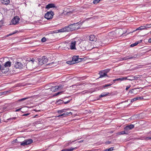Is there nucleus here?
Here are the masks:
<instances>
[{
    "mask_svg": "<svg viewBox=\"0 0 151 151\" xmlns=\"http://www.w3.org/2000/svg\"><path fill=\"white\" fill-rule=\"evenodd\" d=\"M79 22L75 23L66 26L57 30L58 32H68L77 30L80 28L79 26Z\"/></svg>",
    "mask_w": 151,
    "mask_h": 151,
    "instance_id": "f257e3e1",
    "label": "nucleus"
},
{
    "mask_svg": "<svg viewBox=\"0 0 151 151\" xmlns=\"http://www.w3.org/2000/svg\"><path fill=\"white\" fill-rule=\"evenodd\" d=\"M37 60L38 61L39 65H41L45 64L48 61V58L45 56L42 57L41 58H37Z\"/></svg>",
    "mask_w": 151,
    "mask_h": 151,
    "instance_id": "f03ea898",
    "label": "nucleus"
},
{
    "mask_svg": "<svg viewBox=\"0 0 151 151\" xmlns=\"http://www.w3.org/2000/svg\"><path fill=\"white\" fill-rule=\"evenodd\" d=\"M80 59L78 58V56H74L72 58V61H67V63L70 65L73 64L75 63H77L80 61Z\"/></svg>",
    "mask_w": 151,
    "mask_h": 151,
    "instance_id": "7ed1b4c3",
    "label": "nucleus"
},
{
    "mask_svg": "<svg viewBox=\"0 0 151 151\" xmlns=\"http://www.w3.org/2000/svg\"><path fill=\"white\" fill-rule=\"evenodd\" d=\"M54 15V12L52 11L47 12L45 15V17L47 19H52Z\"/></svg>",
    "mask_w": 151,
    "mask_h": 151,
    "instance_id": "20e7f679",
    "label": "nucleus"
},
{
    "mask_svg": "<svg viewBox=\"0 0 151 151\" xmlns=\"http://www.w3.org/2000/svg\"><path fill=\"white\" fill-rule=\"evenodd\" d=\"M29 61V62H31V64L37 63V61H35V60L33 58H30ZM30 62H29L27 63L26 65V68L29 70H32L33 69V67H32L31 66H29V65L30 64Z\"/></svg>",
    "mask_w": 151,
    "mask_h": 151,
    "instance_id": "39448f33",
    "label": "nucleus"
},
{
    "mask_svg": "<svg viewBox=\"0 0 151 151\" xmlns=\"http://www.w3.org/2000/svg\"><path fill=\"white\" fill-rule=\"evenodd\" d=\"M63 88V86L61 85H59L58 86H52L50 90L52 92H55L58 90H61Z\"/></svg>",
    "mask_w": 151,
    "mask_h": 151,
    "instance_id": "423d86ee",
    "label": "nucleus"
},
{
    "mask_svg": "<svg viewBox=\"0 0 151 151\" xmlns=\"http://www.w3.org/2000/svg\"><path fill=\"white\" fill-rule=\"evenodd\" d=\"M33 142V140L31 139H28L25 140L21 143L20 145L22 146H25L32 143Z\"/></svg>",
    "mask_w": 151,
    "mask_h": 151,
    "instance_id": "0eeeda50",
    "label": "nucleus"
},
{
    "mask_svg": "<svg viewBox=\"0 0 151 151\" xmlns=\"http://www.w3.org/2000/svg\"><path fill=\"white\" fill-rule=\"evenodd\" d=\"M11 62L9 61L6 62L4 64V66L1 67V71L2 72H4V70L5 68L10 67L11 65Z\"/></svg>",
    "mask_w": 151,
    "mask_h": 151,
    "instance_id": "6e6552de",
    "label": "nucleus"
},
{
    "mask_svg": "<svg viewBox=\"0 0 151 151\" xmlns=\"http://www.w3.org/2000/svg\"><path fill=\"white\" fill-rule=\"evenodd\" d=\"M19 17L16 16L12 20L11 22L13 24H17L19 23Z\"/></svg>",
    "mask_w": 151,
    "mask_h": 151,
    "instance_id": "1a4fd4ad",
    "label": "nucleus"
},
{
    "mask_svg": "<svg viewBox=\"0 0 151 151\" xmlns=\"http://www.w3.org/2000/svg\"><path fill=\"white\" fill-rule=\"evenodd\" d=\"M87 38L88 40L93 42H96L97 40L96 37L94 35L88 36Z\"/></svg>",
    "mask_w": 151,
    "mask_h": 151,
    "instance_id": "9d476101",
    "label": "nucleus"
},
{
    "mask_svg": "<svg viewBox=\"0 0 151 151\" xmlns=\"http://www.w3.org/2000/svg\"><path fill=\"white\" fill-rule=\"evenodd\" d=\"M23 65L21 63L19 62H17L15 63L14 65V67L16 68L22 69L23 67Z\"/></svg>",
    "mask_w": 151,
    "mask_h": 151,
    "instance_id": "9b49d317",
    "label": "nucleus"
},
{
    "mask_svg": "<svg viewBox=\"0 0 151 151\" xmlns=\"http://www.w3.org/2000/svg\"><path fill=\"white\" fill-rule=\"evenodd\" d=\"M134 125L132 124H130L129 125H128L126 126L124 128V130L125 131H126L127 132V133H128V132L129 130H131L133 128H134Z\"/></svg>",
    "mask_w": 151,
    "mask_h": 151,
    "instance_id": "f8f14e48",
    "label": "nucleus"
},
{
    "mask_svg": "<svg viewBox=\"0 0 151 151\" xmlns=\"http://www.w3.org/2000/svg\"><path fill=\"white\" fill-rule=\"evenodd\" d=\"M56 8V7L55 6V5L54 4H49L46 5L45 8L47 9H49L51 8Z\"/></svg>",
    "mask_w": 151,
    "mask_h": 151,
    "instance_id": "ddd939ff",
    "label": "nucleus"
},
{
    "mask_svg": "<svg viewBox=\"0 0 151 151\" xmlns=\"http://www.w3.org/2000/svg\"><path fill=\"white\" fill-rule=\"evenodd\" d=\"M139 88H134L133 89H132L130 90L129 92L131 93H133L134 94H136L138 92V91H137V89H139Z\"/></svg>",
    "mask_w": 151,
    "mask_h": 151,
    "instance_id": "4468645a",
    "label": "nucleus"
},
{
    "mask_svg": "<svg viewBox=\"0 0 151 151\" xmlns=\"http://www.w3.org/2000/svg\"><path fill=\"white\" fill-rule=\"evenodd\" d=\"M76 42L75 41H72L71 42L70 45V48L71 50L75 49V45L76 44Z\"/></svg>",
    "mask_w": 151,
    "mask_h": 151,
    "instance_id": "2eb2a0df",
    "label": "nucleus"
},
{
    "mask_svg": "<svg viewBox=\"0 0 151 151\" xmlns=\"http://www.w3.org/2000/svg\"><path fill=\"white\" fill-rule=\"evenodd\" d=\"M100 77L99 78H102L105 76H107V74L104 73L103 70L101 71L99 73Z\"/></svg>",
    "mask_w": 151,
    "mask_h": 151,
    "instance_id": "dca6fc26",
    "label": "nucleus"
},
{
    "mask_svg": "<svg viewBox=\"0 0 151 151\" xmlns=\"http://www.w3.org/2000/svg\"><path fill=\"white\" fill-rule=\"evenodd\" d=\"M143 99V97L140 96H138L132 99H131V102H133L134 101H136L137 100L139 99Z\"/></svg>",
    "mask_w": 151,
    "mask_h": 151,
    "instance_id": "f3484780",
    "label": "nucleus"
},
{
    "mask_svg": "<svg viewBox=\"0 0 151 151\" xmlns=\"http://www.w3.org/2000/svg\"><path fill=\"white\" fill-rule=\"evenodd\" d=\"M70 114L71 115L72 114V113L71 112H66L65 113H63L62 114L60 115L57 116V117H59L62 116H63V117H64L65 116L68 115H69Z\"/></svg>",
    "mask_w": 151,
    "mask_h": 151,
    "instance_id": "a211bd4d",
    "label": "nucleus"
},
{
    "mask_svg": "<svg viewBox=\"0 0 151 151\" xmlns=\"http://www.w3.org/2000/svg\"><path fill=\"white\" fill-rule=\"evenodd\" d=\"M77 148V147H71L70 149H64L62 150L61 151H72L73 150H76Z\"/></svg>",
    "mask_w": 151,
    "mask_h": 151,
    "instance_id": "6ab92c4d",
    "label": "nucleus"
},
{
    "mask_svg": "<svg viewBox=\"0 0 151 151\" xmlns=\"http://www.w3.org/2000/svg\"><path fill=\"white\" fill-rule=\"evenodd\" d=\"M1 2L4 4H8L10 1V0H1Z\"/></svg>",
    "mask_w": 151,
    "mask_h": 151,
    "instance_id": "aec40b11",
    "label": "nucleus"
},
{
    "mask_svg": "<svg viewBox=\"0 0 151 151\" xmlns=\"http://www.w3.org/2000/svg\"><path fill=\"white\" fill-rule=\"evenodd\" d=\"M142 40H140L136 42L135 43L132 44L131 45L130 47H134V46H135L137 45L139 43H140V42H142Z\"/></svg>",
    "mask_w": 151,
    "mask_h": 151,
    "instance_id": "412c9836",
    "label": "nucleus"
},
{
    "mask_svg": "<svg viewBox=\"0 0 151 151\" xmlns=\"http://www.w3.org/2000/svg\"><path fill=\"white\" fill-rule=\"evenodd\" d=\"M109 94V93L108 92H103L102 93L101 95H100V97H103L106 96L108 95Z\"/></svg>",
    "mask_w": 151,
    "mask_h": 151,
    "instance_id": "4be33fe9",
    "label": "nucleus"
},
{
    "mask_svg": "<svg viewBox=\"0 0 151 151\" xmlns=\"http://www.w3.org/2000/svg\"><path fill=\"white\" fill-rule=\"evenodd\" d=\"M127 79V77H122L121 78H119L116 79V80L118 81H123L124 80H126Z\"/></svg>",
    "mask_w": 151,
    "mask_h": 151,
    "instance_id": "5701e85b",
    "label": "nucleus"
},
{
    "mask_svg": "<svg viewBox=\"0 0 151 151\" xmlns=\"http://www.w3.org/2000/svg\"><path fill=\"white\" fill-rule=\"evenodd\" d=\"M145 29V25L139 27L137 28L136 29L135 31H137L138 30H142L144 29Z\"/></svg>",
    "mask_w": 151,
    "mask_h": 151,
    "instance_id": "b1692460",
    "label": "nucleus"
},
{
    "mask_svg": "<svg viewBox=\"0 0 151 151\" xmlns=\"http://www.w3.org/2000/svg\"><path fill=\"white\" fill-rule=\"evenodd\" d=\"M47 65H49L51 66L50 67H52L56 65V64L54 62H52L47 64Z\"/></svg>",
    "mask_w": 151,
    "mask_h": 151,
    "instance_id": "393cba45",
    "label": "nucleus"
},
{
    "mask_svg": "<svg viewBox=\"0 0 151 151\" xmlns=\"http://www.w3.org/2000/svg\"><path fill=\"white\" fill-rule=\"evenodd\" d=\"M138 56H139V55L138 54L134 55L133 56H130V59H135V58H137Z\"/></svg>",
    "mask_w": 151,
    "mask_h": 151,
    "instance_id": "a878e982",
    "label": "nucleus"
},
{
    "mask_svg": "<svg viewBox=\"0 0 151 151\" xmlns=\"http://www.w3.org/2000/svg\"><path fill=\"white\" fill-rule=\"evenodd\" d=\"M56 104H63V100L60 99H59L56 101Z\"/></svg>",
    "mask_w": 151,
    "mask_h": 151,
    "instance_id": "bb28decb",
    "label": "nucleus"
},
{
    "mask_svg": "<svg viewBox=\"0 0 151 151\" xmlns=\"http://www.w3.org/2000/svg\"><path fill=\"white\" fill-rule=\"evenodd\" d=\"M65 109H63L60 110H58L57 111V113L59 114H61L63 112L65 111Z\"/></svg>",
    "mask_w": 151,
    "mask_h": 151,
    "instance_id": "cd10ccee",
    "label": "nucleus"
},
{
    "mask_svg": "<svg viewBox=\"0 0 151 151\" xmlns=\"http://www.w3.org/2000/svg\"><path fill=\"white\" fill-rule=\"evenodd\" d=\"M128 133L125 130L123 131H122L119 133V134H127Z\"/></svg>",
    "mask_w": 151,
    "mask_h": 151,
    "instance_id": "c85d7f7f",
    "label": "nucleus"
},
{
    "mask_svg": "<svg viewBox=\"0 0 151 151\" xmlns=\"http://www.w3.org/2000/svg\"><path fill=\"white\" fill-rule=\"evenodd\" d=\"M17 118V117H13L10 118L8 119H7V121H10L11 122H12V120L13 119H16Z\"/></svg>",
    "mask_w": 151,
    "mask_h": 151,
    "instance_id": "c756f323",
    "label": "nucleus"
},
{
    "mask_svg": "<svg viewBox=\"0 0 151 151\" xmlns=\"http://www.w3.org/2000/svg\"><path fill=\"white\" fill-rule=\"evenodd\" d=\"M114 147H110L108 149H106L104 151H112L113 150H114Z\"/></svg>",
    "mask_w": 151,
    "mask_h": 151,
    "instance_id": "7c9ffc66",
    "label": "nucleus"
},
{
    "mask_svg": "<svg viewBox=\"0 0 151 151\" xmlns=\"http://www.w3.org/2000/svg\"><path fill=\"white\" fill-rule=\"evenodd\" d=\"M145 28H150L151 27V24H147L146 25H145Z\"/></svg>",
    "mask_w": 151,
    "mask_h": 151,
    "instance_id": "2f4dec72",
    "label": "nucleus"
},
{
    "mask_svg": "<svg viewBox=\"0 0 151 151\" xmlns=\"http://www.w3.org/2000/svg\"><path fill=\"white\" fill-rule=\"evenodd\" d=\"M122 59L123 60H126L129 59H130V56H127V57H124V58H122Z\"/></svg>",
    "mask_w": 151,
    "mask_h": 151,
    "instance_id": "473e14b6",
    "label": "nucleus"
},
{
    "mask_svg": "<svg viewBox=\"0 0 151 151\" xmlns=\"http://www.w3.org/2000/svg\"><path fill=\"white\" fill-rule=\"evenodd\" d=\"M112 84H106L104 85L103 86H102V87L103 88H105V87H106L107 86H111L112 85Z\"/></svg>",
    "mask_w": 151,
    "mask_h": 151,
    "instance_id": "72a5a7b5",
    "label": "nucleus"
},
{
    "mask_svg": "<svg viewBox=\"0 0 151 151\" xmlns=\"http://www.w3.org/2000/svg\"><path fill=\"white\" fill-rule=\"evenodd\" d=\"M28 99L27 98H23L22 99H19V100H18V102L22 101H24V100H25L26 99Z\"/></svg>",
    "mask_w": 151,
    "mask_h": 151,
    "instance_id": "f704fd0d",
    "label": "nucleus"
},
{
    "mask_svg": "<svg viewBox=\"0 0 151 151\" xmlns=\"http://www.w3.org/2000/svg\"><path fill=\"white\" fill-rule=\"evenodd\" d=\"M103 71H104V73H106V74H107V73L109 71L110 69H106L105 70H104Z\"/></svg>",
    "mask_w": 151,
    "mask_h": 151,
    "instance_id": "c9c22d12",
    "label": "nucleus"
},
{
    "mask_svg": "<svg viewBox=\"0 0 151 151\" xmlns=\"http://www.w3.org/2000/svg\"><path fill=\"white\" fill-rule=\"evenodd\" d=\"M18 32V31H17V30H16L14 32H12V33H11V34H9V35H7V36H11V35H14L15 33H17V32Z\"/></svg>",
    "mask_w": 151,
    "mask_h": 151,
    "instance_id": "e433bc0d",
    "label": "nucleus"
},
{
    "mask_svg": "<svg viewBox=\"0 0 151 151\" xmlns=\"http://www.w3.org/2000/svg\"><path fill=\"white\" fill-rule=\"evenodd\" d=\"M46 39L45 37H43L41 39V41L42 42H45L46 41Z\"/></svg>",
    "mask_w": 151,
    "mask_h": 151,
    "instance_id": "4c0bfd02",
    "label": "nucleus"
},
{
    "mask_svg": "<svg viewBox=\"0 0 151 151\" xmlns=\"http://www.w3.org/2000/svg\"><path fill=\"white\" fill-rule=\"evenodd\" d=\"M4 23V21L3 20L0 21V27H1L3 25Z\"/></svg>",
    "mask_w": 151,
    "mask_h": 151,
    "instance_id": "58836bf2",
    "label": "nucleus"
},
{
    "mask_svg": "<svg viewBox=\"0 0 151 151\" xmlns=\"http://www.w3.org/2000/svg\"><path fill=\"white\" fill-rule=\"evenodd\" d=\"M100 1V0H94L93 1V3L94 4H97L99 2V1Z\"/></svg>",
    "mask_w": 151,
    "mask_h": 151,
    "instance_id": "ea45409f",
    "label": "nucleus"
},
{
    "mask_svg": "<svg viewBox=\"0 0 151 151\" xmlns=\"http://www.w3.org/2000/svg\"><path fill=\"white\" fill-rule=\"evenodd\" d=\"M62 93V92H58L57 93H55V94H54V96H57L58 95H59V94H61Z\"/></svg>",
    "mask_w": 151,
    "mask_h": 151,
    "instance_id": "a19ab883",
    "label": "nucleus"
},
{
    "mask_svg": "<svg viewBox=\"0 0 151 151\" xmlns=\"http://www.w3.org/2000/svg\"><path fill=\"white\" fill-rule=\"evenodd\" d=\"M30 114V113H27L26 114H24L22 115V116H28Z\"/></svg>",
    "mask_w": 151,
    "mask_h": 151,
    "instance_id": "79ce46f5",
    "label": "nucleus"
},
{
    "mask_svg": "<svg viewBox=\"0 0 151 151\" xmlns=\"http://www.w3.org/2000/svg\"><path fill=\"white\" fill-rule=\"evenodd\" d=\"M70 100H68V101H66V102H64L63 101V103H64V104H67L69 103V102H70Z\"/></svg>",
    "mask_w": 151,
    "mask_h": 151,
    "instance_id": "37998d69",
    "label": "nucleus"
},
{
    "mask_svg": "<svg viewBox=\"0 0 151 151\" xmlns=\"http://www.w3.org/2000/svg\"><path fill=\"white\" fill-rule=\"evenodd\" d=\"M129 77H127V80L132 81V80H134V78H128Z\"/></svg>",
    "mask_w": 151,
    "mask_h": 151,
    "instance_id": "c03bdc74",
    "label": "nucleus"
},
{
    "mask_svg": "<svg viewBox=\"0 0 151 151\" xmlns=\"http://www.w3.org/2000/svg\"><path fill=\"white\" fill-rule=\"evenodd\" d=\"M146 140H147L148 139H151V137H147L145 138Z\"/></svg>",
    "mask_w": 151,
    "mask_h": 151,
    "instance_id": "a18cd8bd",
    "label": "nucleus"
},
{
    "mask_svg": "<svg viewBox=\"0 0 151 151\" xmlns=\"http://www.w3.org/2000/svg\"><path fill=\"white\" fill-rule=\"evenodd\" d=\"M130 87V85L127 86L126 88V90H127Z\"/></svg>",
    "mask_w": 151,
    "mask_h": 151,
    "instance_id": "49530a36",
    "label": "nucleus"
},
{
    "mask_svg": "<svg viewBox=\"0 0 151 151\" xmlns=\"http://www.w3.org/2000/svg\"><path fill=\"white\" fill-rule=\"evenodd\" d=\"M75 141V140L73 141L72 142H69V143H68V145L71 144L72 143V142H74Z\"/></svg>",
    "mask_w": 151,
    "mask_h": 151,
    "instance_id": "de8ad7c7",
    "label": "nucleus"
},
{
    "mask_svg": "<svg viewBox=\"0 0 151 151\" xmlns=\"http://www.w3.org/2000/svg\"><path fill=\"white\" fill-rule=\"evenodd\" d=\"M83 140H81V141H78L77 142V143H81V142H83Z\"/></svg>",
    "mask_w": 151,
    "mask_h": 151,
    "instance_id": "09e8293b",
    "label": "nucleus"
},
{
    "mask_svg": "<svg viewBox=\"0 0 151 151\" xmlns=\"http://www.w3.org/2000/svg\"><path fill=\"white\" fill-rule=\"evenodd\" d=\"M148 42L150 43L151 42V38L149 39L148 40Z\"/></svg>",
    "mask_w": 151,
    "mask_h": 151,
    "instance_id": "8fccbe9b",
    "label": "nucleus"
},
{
    "mask_svg": "<svg viewBox=\"0 0 151 151\" xmlns=\"http://www.w3.org/2000/svg\"><path fill=\"white\" fill-rule=\"evenodd\" d=\"M21 109V108H20V109H16L15 111H19Z\"/></svg>",
    "mask_w": 151,
    "mask_h": 151,
    "instance_id": "3c124183",
    "label": "nucleus"
},
{
    "mask_svg": "<svg viewBox=\"0 0 151 151\" xmlns=\"http://www.w3.org/2000/svg\"><path fill=\"white\" fill-rule=\"evenodd\" d=\"M1 69V63H0V70Z\"/></svg>",
    "mask_w": 151,
    "mask_h": 151,
    "instance_id": "603ef678",
    "label": "nucleus"
},
{
    "mask_svg": "<svg viewBox=\"0 0 151 151\" xmlns=\"http://www.w3.org/2000/svg\"><path fill=\"white\" fill-rule=\"evenodd\" d=\"M117 17V16H115L114 17V18H116Z\"/></svg>",
    "mask_w": 151,
    "mask_h": 151,
    "instance_id": "864d4df0",
    "label": "nucleus"
},
{
    "mask_svg": "<svg viewBox=\"0 0 151 151\" xmlns=\"http://www.w3.org/2000/svg\"><path fill=\"white\" fill-rule=\"evenodd\" d=\"M113 81L114 82L115 81H117L116 80V79H115L113 80Z\"/></svg>",
    "mask_w": 151,
    "mask_h": 151,
    "instance_id": "5fc2aeb1",
    "label": "nucleus"
},
{
    "mask_svg": "<svg viewBox=\"0 0 151 151\" xmlns=\"http://www.w3.org/2000/svg\"><path fill=\"white\" fill-rule=\"evenodd\" d=\"M137 116V115H134L133 116H134V117H135V116Z\"/></svg>",
    "mask_w": 151,
    "mask_h": 151,
    "instance_id": "6e6d98bb",
    "label": "nucleus"
},
{
    "mask_svg": "<svg viewBox=\"0 0 151 151\" xmlns=\"http://www.w3.org/2000/svg\"><path fill=\"white\" fill-rule=\"evenodd\" d=\"M1 123V119L0 118V123Z\"/></svg>",
    "mask_w": 151,
    "mask_h": 151,
    "instance_id": "4d7b16f0",
    "label": "nucleus"
},
{
    "mask_svg": "<svg viewBox=\"0 0 151 151\" xmlns=\"http://www.w3.org/2000/svg\"><path fill=\"white\" fill-rule=\"evenodd\" d=\"M149 134H151V131L149 132Z\"/></svg>",
    "mask_w": 151,
    "mask_h": 151,
    "instance_id": "13d9d810",
    "label": "nucleus"
},
{
    "mask_svg": "<svg viewBox=\"0 0 151 151\" xmlns=\"http://www.w3.org/2000/svg\"><path fill=\"white\" fill-rule=\"evenodd\" d=\"M17 139H16L15 140V141H17Z\"/></svg>",
    "mask_w": 151,
    "mask_h": 151,
    "instance_id": "bf43d9fd",
    "label": "nucleus"
},
{
    "mask_svg": "<svg viewBox=\"0 0 151 151\" xmlns=\"http://www.w3.org/2000/svg\"><path fill=\"white\" fill-rule=\"evenodd\" d=\"M87 151H91V150H87Z\"/></svg>",
    "mask_w": 151,
    "mask_h": 151,
    "instance_id": "052dcab7",
    "label": "nucleus"
},
{
    "mask_svg": "<svg viewBox=\"0 0 151 151\" xmlns=\"http://www.w3.org/2000/svg\"><path fill=\"white\" fill-rule=\"evenodd\" d=\"M150 33L151 34V31L150 32Z\"/></svg>",
    "mask_w": 151,
    "mask_h": 151,
    "instance_id": "680f3d73",
    "label": "nucleus"
}]
</instances>
